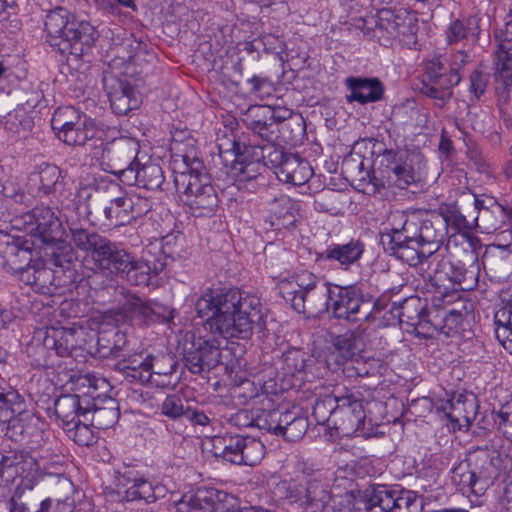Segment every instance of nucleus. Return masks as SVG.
<instances>
[{
    "instance_id": "774afa93",
    "label": "nucleus",
    "mask_w": 512,
    "mask_h": 512,
    "mask_svg": "<svg viewBox=\"0 0 512 512\" xmlns=\"http://www.w3.org/2000/svg\"><path fill=\"white\" fill-rule=\"evenodd\" d=\"M447 222V227L451 226L455 232L468 233L473 230L477 218L468 220L458 209H450L445 215H442Z\"/></svg>"
},
{
    "instance_id": "f257e3e1",
    "label": "nucleus",
    "mask_w": 512,
    "mask_h": 512,
    "mask_svg": "<svg viewBox=\"0 0 512 512\" xmlns=\"http://www.w3.org/2000/svg\"><path fill=\"white\" fill-rule=\"evenodd\" d=\"M198 317L212 334L248 339L262 319L260 301L238 289H206L195 302Z\"/></svg>"
},
{
    "instance_id": "13d9d810",
    "label": "nucleus",
    "mask_w": 512,
    "mask_h": 512,
    "mask_svg": "<svg viewBox=\"0 0 512 512\" xmlns=\"http://www.w3.org/2000/svg\"><path fill=\"white\" fill-rule=\"evenodd\" d=\"M187 403V400L177 394L167 395L159 406L160 412L172 421L179 422L185 419L186 414L189 413Z\"/></svg>"
},
{
    "instance_id": "72a5a7b5",
    "label": "nucleus",
    "mask_w": 512,
    "mask_h": 512,
    "mask_svg": "<svg viewBox=\"0 0 512 512\" xmlns=\"http://www.w3.org/2000/svg\"><path fill=\"white\" fill-rule=\"evenodd\" d=\"M365 251V244L360 239H351L343 244H331L319 254L318 258L335 261L340 268L347 270L358 263Z\"/></svg>"
},
{
    "instance_id": "ddd939ff",
    "label": "nucleus",
    "mask_w": 512,
    "mask_h": 512,
    "mask_svg": "<svg viewBox=\"0 0 512 512\" xmlns=\"http://www.w3.org/2000/svg\"><path fill=\"white\" fill-rule=\"evenodd\" d=\"M382 243L386 252L409 264L416 266L424 261L433 259L428 256L426 249L419 244L416 238L406 232L403 225L400 230L394 229L391 234L383 236Z\"/></svg>"
},
{
    "instance_id": "09e8293b",
    "label": "nucleus",
    "mask_w": 512,
    "mask_h": 512,
    "mask_svg": "<svg viewBox=\"0 0 512 512\" xmlns=\"http://www.w3.org/2000/svg\"><path fill=\"white\" fill-rule=\"evenodd\" d=\"M381 361L378 358L360 353L352 362L343 368V373L350 378L370 377L379 373Z\"/></svg>"
},
{
    "instance_id": "338daca9",
    "label": "nucleus",
    "mask_w": 512,
    "mask_h": 512,
    "mask_svg": "<svg viewBox=\"0 0 512 512\" xmlns=\"http://www.w3.org/2000/svg\"><path fill=\"white\" fill-rule=\"evenodd\" d=\"M68 437L80 446H89L94 443L95 436L90 426L83 423L80 419L73 422L71 426L63 428Z\"/></svg>"
},
{
    "instance_id": "6ab92c4d",
    "label": "nucleus",
    "mask_w": 512,
    "mask_h": 512,
    "mask_svg": "<svg viewBox=\"0 0 512 512\" xmlns=\"http://www.w3.org/2000/svg\"><path fill=\"white\" fill-rule=\"evenodd\" d=\"M260 147H245V152H241V145L235 140L232 141V151L234 160L232 161L231 170L236 177L238 187H241L242 183L258 181L259 179L264 180L262 172L265 170L267 165L261 157Z\"/></svg>"
},
{
    "instance_id": "f3484780",
    "label": "nucleus",
    "mask_w": 512,
    "mask_h": 512,
    "mask_svg": "<svg viewBox=\"0 0 512 512\" xmlns=\"http://www.w3.org/2000/svg\"><path fill=\"white\" fill-rule=\"evenodd\" d=\"M406 162L402 161V153L398 150L384 149L379 153L375 160L377 165L372 172L364 171V162L359 163V173L365 174L360 177V180L368 179L377 190L385 187H391L393 181H397V173L405 165Z\"/></svg>"
},
{
    "instance_id": "603ef678",
    "label": "nucleus",
    "mask_w": 512,
    "mask_h": 512,
    "mask_svg": "<svg viewBox=\"0 0 512 512\" xmlns=\"http://www.w3.org/2000/svg\"><path fill=\"white\" fill-rule=\"evenodd\" d=\"M49 245L45 251V255L49 257V264L61 268L63 271H70L76 259L72 246L59 241Z\"/></svg>"
},
{
    "instance_id": "2eb2a0df",
    "label": "nucleus",
    "mask_w": 512,
    "mask_h": 512,
    "mask_svg": "<svg viewBox=\"0 0 512 512\" xmlns=\"http://www.w3.org/2000/svg\"><path fill=\"white\" fill-rule=\"evenodd\" d=\"M115 481L118 488L124 489L127 501L143 500L153 503L158 498V487L145 478L134 466L123 465L115 472Z\"/></svg>"
},
{
    "instance_id": "f704fd0d",
    "label": "nucleus",
    "mask_w": 512,
    "mask_h": 512,
    "mask_svg": "<svg viewBox=\"0 0 512 512\" xmlns=\"http://www.w3.org/2000/svg\"><path fill=\"white\" fill-rule=\"evenodd\" d=\"M75 20V15L62 6L47 11L44 20V31L46 32L47 42L51 47L56 49L57 44L61 42Z\"/></svg>"
},
{
    "instance_id": "4c0bfd02",
    "label": "nucleus",
    "mask_w": 512,
    "mask_h": 512,
    "mask_svg": "<svg viewBox=\"0 0 512 512\" xmlns=\"http://www.w3.org/2000/svg\"><path fill=\"white\" fill-rule=\"evenodd\" d=\"M486 274L496 280L508 277L512 260L505 247L492 246L485 250L481 258Z\"/></svg>"
},
{
    "instance_id": "6e6552de",
    "label": "nucleus",
    "mask_w": 512,
    "mask_h": 512,
    "mask_svg": "<svg viewBox=\"0 0 512 512\" xmlns=\"http://www.w3.org/2000/svg\"><path fill=\"white\" fill-rule=\"evenodd\" d=\"M139 141L133 137L121 136L105 143L99 163L105 172L114 174L123 182L125 173L138 162Z\"/></svg>"
},
{
    "instance_id": "de8ad7c7",
    "label": "nucleus",
    "mask_w": 512,
    "mask_h": 512,
    "mask_svg": "<svg viewBox=\"0 0 512 512\" xmlns=\"http://www.w3.org/2000/svg\"><path fill=\"white\" fill-rule=\"evenodd\" d=\"M204 193L197 197L185 199V205L189 207L195 217L211 216L218 207V196L214 188H204Z\"/></svg>"
},
{
    "instance_id": "9b49d317",
    "label": "nucleus",
    "mask_w": 512,
    "mask_h": 512,
    "mask_svg": "<svg viewBox=\"0 0 512 512\" xmlns=\"http://www.w3.org/2000/svg\"><path fill=\"white\" fill-rule=\"evenodd\" d=\"M182 158L185 170L175 172L174 184L181 201L185 203V199L204 193V188L214 187L211 185L210 176L203 161L195 153L185 152Z\"/></svg>"
},
{
    "instance_id": "393cba45",
    "label": "nucleus",
    "mask_w": 512,
    "mask_h": 512,
    "mask_svg": "<svg viewBox=\"0 0 512 512\" xmlns=\"http://www.w3.org/2000/svg\"><path fill=\"white\" fill-rule=\"evenodd\" d=\"M118 314L136 326L160 321V314L148 301L130 292L124 293V290H122V300L119 302Z\"/></svg>"
},
{
    "instance_id": "a18cd8bd",
    "label": "nucleus",
    "mask_w": 512,
    "mask_h": 512,
    "mask_svg": "<svg viewBox=\"0 0 512 512\" xmlns=\"http://www.w3.org/2000/svg\"><path fill=\"white\" fill-rule=\"evenodd\" d=\"M287 424H283L280 436L290 442L300 440L309 427L308 417L299 408L288 409L286 414Z\"/></svg>"
},
{
    "instance_id": "ea45409f",
    "label": "nucleus",
    "mask_w": 512,
    "mask_h": 512,
    "mask_svg": "<svg viewBox=\"0 0 512 512\" xmlns=\"http://www.w3.org/2000/svg\"><path fill=\"white\" fill-rule=\"evenodd\" d=\"M244 435L234 434L232 432H225L222 435H217L212 438V453L216 457H221L226 461L236 464Z\"/></svg>"
},
{
    "instance_id": "8fccbe9b",
    "label": "nucleus",
    "mask_w": 512,
    "mask_h": 512,
    "mask_svg": "<svg viewBox=\"0 0 512 512\" xmlns=\"http://www.w3.org/2000/svg\"><path fill=\"white\" fill-rule=\"evenodd\" d=\"M270 211L279 227L290 228L295 226L297 210L295 203L288 196L281 195L279 198H275Z\"/></svg>"
},
{
    "instance_id": "b1692460",
    "label": "nucleus",
    "mask_w": 512,
    "mask_h": 512,
    "mask_svg": "<svg viewBox=\"0 0 512 512\" xmlns=\"http://www.w3.org/2000/svg\"><path fill=\"white\" fill-rule=\"evenodd\" d=\"M331 498L328 472L316 470L308 474L306 488L304 489V511L323 512Z\"/></svg>"
},
{
    "instance_id": "412c9836",
    "label": "nucleus",
    "mask_w": 512,
    "mask_h": 512,
    "mask_svg": "<svg viewBox=\"0 0 512 512\" xmlns=\"http://www.w3.org/2000/svg\"><path fill=\"white\" fill-rule=\"evenodd\" d=\"M226 500H233V496L216 488L201 487L183 496L177 512H223Z\"/></svg>"
},
{
    "instance_id": "680f3d73",
    "label": "nucleus",
    "mask_w": 512,
    "mask_h": 512,
    "mask_svg": "<svg viewBox=\"0 0 512 512\" xmlns=\"http://www.w3.org/2000/svg\"><path fill=\"white\" fill-rule=\"evenodd\" d=\"M274 494L280 499L287 500L290 504H297L304 510V488L292 481H280L275 489Z\"/></svg>"
},
{
    "instance_id": "39448f33",
    "label": "nucleus",
    "mask_w": 512,
    "mask_h": 512,
    "mask_svg": "<svg viewBox=\"0 0 512 512\" xmlns=\"http://www.w3.org/2000/svg\"><path fill=\"white\" fill-rule=\"evenodd\" d=\"M385 305L357 285H334L330 311L333 318L348 323L374 322Z\"/></svg>"
},
{
    "instance_id": "6e6d98bb",
    "label": "nucleus",
    "mask_w": 512,
    "mask_h": 512,
    "mask_svg": "<svg viewBox=\"0 0 512 512\" xmlns=\"http://www.w3.org/2000/svg\"><path fill=\"white\" fill-rule=\"evenodd\" d=\"M24 408L25 401L16 390L0 392V424L11 420L16 414H21Z\"/></svg>"
},
{
    "instance_id": "864d4df0",
    "label": "nucleus",
    "mask_w": 512,
    "mask_h": 512,
    "mask_svg": "<svg viewBox=\"0 0 512 512\" xmlns=\"http://www.w3.org/2000/svg\"><path fill=\"white\" fill-rule=\"evenodd\" d=\"M287 411L288 408L286 407L263 410L254 419V426L280 436L283 424H287Z\"/></svg>"
},
{
    "instance_id": "aec40b11",
    "label": "nucleus",
    "mask_w": 512,
    "mask_h": 512,
    "mask_svg": "<svg viewBox=\"0 0 512 512\" xmlns=\"http://www.w3.org/2000/svg\"><path fill=\"white\" fill-rule=\"evenodd\" d=\"M368 505L379 507L382 512H416L417 497L411 491L381 485L372 489Z\"/></svg>"
},
{
    "instance_id": "c9c22d12",
    "label": "nucleus",
    "mask_w": 512,
    "mask_h": 512,
    "mask_svg": "<svg viewBox=\"0 0 512 512\" xmlns=\"http://www.w3.org/2000/svg\"><path fill=\"white\" fill-rule=\"evenodd\" d=\"M266 113H270L269 107H250L243 122L249 130L266 141L267 144H275L273 141L277 137L279 129L273 121L269 120Z\"/></svg>"
},
{
    "instance_id": "4468645a",
    "label": "nucleus",
    "mask_w": 512,
    "mask_h": 512,
    "mask_svg": "<svg viewBox=\"0 0 512 512\" xmlns=\"http://www.w3.org/2000/svg\"><path fill=\"white\" fill-rule=\"evenodd\" d=\"M99 36V32L90 22L76 19L61 42L57 44L56 50L63 55L67 54L80 59L92 52Z\"/></svg>"
},
{
    "instance_id": "4d7b16f0",
    "label": "nucleus",
    "mask_w": 512,
    "mask_h": 512,
    "mask_svg": "<svg viewBox=\"0 0 512 512\" xmlns=\"http://www.w3.org/2000/svg\"><path fill=\"white\" fill-rule=\"evenodd\" d=\"M265 453L263 443L254 437L244 436L238 457H235L237 465L254 466L261 461Z\"/></svg>"
},
{
    "instance_id": "0e129e2a",
    "label": "nucleus",
    "mask_w": 512,
    "mask_h": 512,
    "mask_svg": "<svg viewBox=\"0 0 512 512\" xmlns=\"http://www.w3.org/2000/svg\"><path fill=\"white\" fill-rule=\"evenodd\" d=\"M399 20H401V17L396 15L394 11L382 9L376 15L375 27L386 33L388 37H397L401 26Z\"/></svg>"
},
{
    "instance_id": "473e14b6",
    "label": "nucleus",
    "mask_w": 512,
    "mask_h": 512,
    "mask_svg": "<svg viewBox=\"0 0 512 512\" xmlns=\"http://www.w3.org/2000/svg\"><path fill=\"white\" fill-rule=\"evenodd\" d=\"M150 385L158 388H170L175 385L173 374L177 369V361L171 353H148Z\"/></svg>"
},
{
    "instance_id": "423d86ee",
    "label": "nucleus",
    "mask_w": 512,
    "mask_h": 512,
    "mask_svg": "<svg viewBox=\"0 0 512 512\" xmlns=\"http://www.w3.org/2000/svg\"><path fill=\"white\" fill-rule=\"evenodd\" d=\"M261 157L276 177L284 182L301 186L313 175L309 162L296 154L285 152L276 144H265L260 149Z\"/></svg>"
},
{
    "instance_id": "79ce46f5",
    "label": "nucleus",
    "mask_w": 512,
    "mask_h": 512,
    "mask_svg": "<svg viewBox=\"0 0 512 512\" xmlns=\"http://www.w3.org/2000/svg\"><path fill=\"white\" fill-rule=\"evenodd\" d=\"M56 135L67 145L81 146L94 137L95 128L92 120L86 116Z\"/></svg>"
},
{
    "instance_id": "0eeeda50",
    "label": "nucleus",
    "mask_w": 512,
    "mask_h": 512,
    "mask_svg": "<svg viewBox=\"0 0 512 512\" xmlns=\"http://www.w3.org/2000/svg\"><path fill=\"white\" fill-rule=\"evenodd\" d=\"M338 406L333 416V429L343 437L359 435L370 436L366 429V413L363 406V396L360 392L346 391L339 394Z\"/></svg>"
},
{
    "instance_id": "7ed1b4c3",
    "label": "nucleus",
    "mask_w": 512,
    "mask_h": 512,
    "mask_svg": "<svg viewBox=\"0 0 512 512\" xmlns=\"http://www.w3.org/2000/svg\"><path fill=\"white\" fill-rule=\"evenodd\" d=\"M333 290L329 282L307 271L279 284L280 295L295 311L308 316L330 310Z\"/></svg>"
},
{
    "instance_id": "a878e982",
    "label": "nucleus",
    "mask_w": 512,
    "mask_h": 512,
    "mask_svg": "<svg viewBox=\"0 0 512 512\" xmlns=\"http://www.w3.org/2000/svg\"><path fill=\"white\" fill-rule=\"evenodd\" d=\"M347 90L348 103L358 102L361 105L381 101L384 97L385 87L377 77H347L344 81Z\"/></svg>"
},
{
    "instance_id": "49530a36",
    "label": "nucleus",
    "mask_w": 512,
    "mask_h": 512,
    "mask_svg": "<svg viewBox=\"0 0 512 512\" xmlns=\"http://www.w3.org/2000/svg\"><path fill=\"white\" fill-rule=\"evenodd\" d=\"M498 39L494 52V77L496 81L505 83L512 78V44Z\"/></svg>"
},
{
    "instance_id": "a19ab883",
    "label": "nucleus",
    "mask_w": 512,
    "mask_h": 512,
    "mask_svg": "<svg viewBox=\"0 0 512 512\" xmlns=\"http://www.w3.org/2000/svg\"><path fill=\"white\" fill-rule=\"evenodd\" d=\"M71 242L81 251L90 253L91 257L97 251L106 237L100 235L94 230L83 228L77 223H71L68 226Z\"/></svg>"
},
{
    "instance_id": "f8f14e48",
    "label": "nucleus",
    "mask_w": 512,
    "mask_h": 512,
    "mask_svg": "<svg viewBox=\"0 0 512 512\" xmlns=\"http://www.w3.org/2000/svg\"><path fill=\"white\" fill-rule=\"evenodd\" d=\"M394 308L398 310L400 323L406 324L411 328L410 331L418 336L431 337L440 327V323L430 319L426 300H422L418 296L407 297L399 303L398 307Z\"/></svg>"
},
{
    "instance_id": "7c9ffc66",
    "label": "nucleus",
    "mask_w": 512,
    "mask_h": 512,
    "mask_svg": "<svg viewBox=\"0 0 512 512\" xmlns=\"http://www.w3.org/2000/svg\"><path fill=\"white\" fill-rule=\"evenodd\" d=\"M63 171L54 164L43 163L36 167L30 175V181L38 184V192L45 196H64Z\"/></svg>"
},
{
    "instance_id": "bb28decb",
    "label": "nucleus",
    "mask_w": 512,
    "mask_h": 512,
    "mask_svg": "<svg viewBox=\"0 0 512 512\" xmlns=\"http://www.w3.org/2000/svg\"><path fill=\"white\" fill-rule=\"evenodd\" d=\"M0 255L4 265L15 273L33 262V243L20 237L6 236L0 242Z\"/></svg>"
},
{
    "instance_id": "37998d69",
    "label": "nucleus",
    "mask_w": 512,
    "mask_h": 512,
    "mask_svg": "<svg viewBox=\"0 0 512 512\" xmlns=\"http://www.w3.org/2000/svg\"><path fill=\"white\" fill-rule=\"evenodd\" d=\"M46 346L61 357L69 356L76 346L75 331L71 328H52L45 337Z\"/></svg>"
},
{
    "instance_id": "2f4dec72",
    "label": "nucleus",
    "mask_w": 512,
    "mask_h": 512,
    "mask_svg": "<svg viewBox=\"0 0 512 512\" xmlns=\"http://www.w3.org/2000/svg\"><path fill=\"white\" fill-rule=\"evenodd\" d=\"M114 370L130 383L150 384V377H152L149 372L148 352L145 351L124 356L115 363Z\"/></svg>"
},
{
    "instance_id": "c03bdc74",
    "label": "nucleus",
    "mask_w": 512,
    "mask_h": 512,
    "mask_svg": "<svg viewBox=\"0 0 512 512\" xmlns=\"http://www.w3.org/2000/svg\"><path fill=\"white\" fill-rule=\"evenodd\" d=\"M130 202L127 201V193H121L110 199L109 203L104 206L103 214L109 225L123 226L131 222Z\"/></svg>"
},
{
    "instance_id": "cd10ccee",
    "label": "nucleus",
    "mask_w": 512,
    "mask_h": 512,
    "mask_svg": "<svg viewBox=\"0 0 512 512\" xmlns=\"http://www.w3.org/2000/svg\"><path fill=\"white\" fill-rule=\"evenodd\" d=\"M164 182V172L158 163L147 161L142 164L140 160L125 173L123 179L126 185H137L147 190H165Z\"/></svg>"
},
{
    "instance_id": "bf43d9fd",
    "label": "nucleus",
    "mask_w": 512,
    "mask_h": 512,
    "mask_svg": "<svg viewBox=\"0 0 512 512\" xmlns=\"http://www.w3.org/2000/svg\"><path fill=\"white\" fill-rule=\"evenodd\" d=\"M495 335L500 343H507L512 339V301L495 312Z\"/></svg>"
},
{
    "instance_id": "58836bf2",
    "label": "nucleus",
    "mask_w": 512,
    "mask_h": 512,
    "mask_svg": "<svg viewBox=\"0 0 512 512\" xmlns=\"http://www.w3.org/2000/svg\"><path fill=\"white\" fill-rule=\"evenodd\" d=\"M164 262L157 261L154 263V266L151 267L147 261L136 260L131 255L130 264L124 270L120 271V274L134 286H147L151 279V273L154 272L155 275L160 273L164 267Z\"/></svg>"
},
{
    "instance_id": "c756f323",
    "label": "nucleus",
    "mask_w": 512,
    "mask_h": 512,
    "mask_svg": "<svg viewBox=\"0 0 512 512\" xmlns=\"http://www.w3.org/2000/svg\"><path fill=\"white\" fill-rule=\"evenodd\" d=\"M90 407V400L77 394H63L54 401V412L63 428L71 426L80 417L88 421L87 411Z\"/></svg>"
},
{
    "instance_id": "c85d7f7f",
    "label": "nucleus",
    "mask_w": 512,
    "mask_h": 512,
    "mask_svg": "<svg viewBox=\"0 0 512 512\" xmlns=\"http://www.w3.org/2000/svg\"><path fill=\"white\" fill-rule=\"evenodd\" d=\"M92 259L98 268L108 270L111 273H120L130 264L131 254L120 244L106 237L93 254Z\"/></svg>"
},
{
    "instance_id": "dca6fc26",
    "label": "nucleus",
    "mask_w": 512,
    "mask_h": 512,
    "mask_svg": "<svg viewBox=\"0 0 512 512\" xmlns=\"http://www.w3.org/2000/svg\"><path fill=\"white\" fill-rule=\"evenodd\" d=\"M25 229L45 244H52L63 235L62 223L48 206L35 207L22 216Z\"/></svg>"
},
{
    "instance_id": "5701e85b",
    "label": "nucleus",
    "mask_w": 512,
    "mask_h": 512,
    "mask_svg": "<svg viewBox=\"0 0 512 512\" xmlns=\"http://www.w3.org/2000/svg\"><path fill=\"white\" fill-rule=\"evenodd\" d=\"M363 352L364 341L362 332L359 329L348 330L343 334L333 337L328 361L333 362L337 368L343 370L348 365V362H352Z\"/></svg>"
},
{
    "instance_id": "e2e57ef3",
    "label": "nucleus",
    "mask_w": 512,
    "mask_h": 512,
    "mask_svg": "<svg viewBox=\"0 0 512 512\" xmlns=\"http://www.w3.org/2000/svg\"><path fill=\"white\" fill-rule=\"evenodd\" d=\"M55 271L51 267H47L41 258L36 259V276L34 288L40 292L50 290L51 286L58 287L60 283L57 281Z\"/></svg>"
},
{
    "instance_id": "9d476101",
    "label": "nucleus",
    "mask_w": 512,
    "mask_h": 512,
    "mask_svg": "<svg viewBox=\"0 0 512 512\" xmlns=\"http://www.w3.org/2000/svg\"><path fill=\"white\" fill-rule=\"evenodd\" d=\"M435 268L433 274L429 275V284L434 292L432 303L433 307H440L441 304L452 303L457 296V288L465 289L462 283L465 280L466 271L463 267L453 265L448 259L442 257L434 261Z\"/></svg>"
},
{
    "instance_id": "e433bc0d",
    "label": "nucleus",
    "mask_w": 512,
    "mask_h": 512,
    "mask_svg": "<svg viewBox=\"0 0 512 512\" xmlns=\"http://www.w3.org/2000/svg\"><path fill=\"white\" fill-rule=\"evenodd\" d=\"M90 406L89 411H87V417L93 427L108 429L118 422L120 411L115 399L106 397L99 402L90 400Z\"/></svg>"
},
{
    "instance_id": "5fc2aeb1",
    "label": "nucleus",
    "mask_w": 512,
    "mask_h": 512,
    "mask_svg": "<svg viewBox=\"0 0 512 512\" xmlns=\"http://www.w3.org/2000/svg\"><path fill=\"white\" fill-rule=\"evenodd\" d=\"M309 355L301 348L292 347L282 354V370L284 376L296 377L305 372Z\"/></svg>"
},
{
    "instance_id": "052dcab7",
    "label": "nucleus",
    "mask_w": 512,
    "mask_h": 512,
    "mask_svg": "<svg viewBox=\"0 0 512 512\" xmlns=\"http://www.w3.org/2000/svg\"><path fill=\"white\" fill-rule=\"evenodd\" d=\"M84 117L86 115L80 114L73 106L59 107L52 116L51 127L55 134H58Z\"/></svg>"
},
{
    "instance_id": "69168bd1",
    "label": "nucleus",
    "mask_w": 512,
    "mask_h": 512,
    "mask_svg": "<svg viewBox=\"0 0 512 512\" xmlns=\"http://www.w3.org/2000/svg\"><path fill=\"white\" fill-rule=\"evenodd\" d=\"M33 420V415L23 409L21 414H16L11 420L4 423L6 427V435L13 441H19L21 438L28 433V424Z\"/></svg>"
},
{
    "instance_id": "1a4fd4ad",
    "label": "nucleus",
    "mask_w": 512,
    "mask_h": 512,
    "mask_svg": "<svg viewBox=\"0 0 512 512\" xmlns=\"http://www.w3.org/2000/svg\"><path fill=\"white\" fill-rule=\"evenodd\" d=\"M406 232L413 235L422 247L426 249L428 256L433 259L429 266L436 261V253L442 246L447 234V222L441 214H426L424 218L411 217L403 224Z\"/></svg>"
},
{
    "instance_id": "4be33fe9",
    "label": "nucleus",
    "mask_w": 512,
    "mask_h": 512,
    "mask_svg": "<svg viewBox=\"0 0 512 512\" xmlns=\"http://www.w3.org/2000/svg\"><path fill=\"white\" fill-rule=\"evenodd\" d=\"M104 86L111 109L116 115H127L130 111L140 107L141 95L135 86L126 79L106 78Z\"/></svg>"
},
{
    "instance_id": "f03ea898",
    "label": "nucleus",
    "mask_w": 512,
    "mask_h": 512,
    "mask_svg": "<svg viewBox=\"0 0 512 512\" xmlns=\"http://www.w3.org/2000/svg\"><path fill=\"white\" fill-rule=\"evenodd\" d=\"M0 478L5 482L20 478L13 494L16 512H38L40 497L33 489L42 481L52 486V493L58 502L73 487L62 473L48 471L29 451L20 448L0 451Z\"/></svg>"
},
{
    "instance_id": "3c124183",
    "label": "nucleus",
    "mask_w": 512,
    "mask_h": 512,
    "mask_svg": "<svg viewBox=\"0 0 512 512\" xmlns=\"http://www.w3.org/2000/svg\"><path fill=\"white\" fill-rule=\"evenodd\" d=\"M338 394H327L316 399L312 416L319 425L333 429V416L338 406Z\"/></svg>"
},
{
    "instance_id": "20e7f679",
    "label": "nucleus",
    "mask_w": 512,
    "mask_h": 512,
    "mask_svg": "<svg viewBox=\"0 0 512 512\" xmlns=\"http://www.w3.org/2000/svg\"><path fill=\"white\" fill-rule=\"evenodd\" d=\"M502 465L500 452L493 447H477L471 451L465 464L452 471V481L460 490L483 495L499 477Z\"/></svg>"
},
{
    "instance_id": "a211bd4d",
    "label": "nucleus",
    "mask_w": 512,
    "mask_h": 512,
    "mask_svg": "<svg viewBox=\"0 0 512 512\" xmlns=\"http://www.w3.org/2000/svg\"><path fill=\"white\" fill-rule=\"evenodd\" d=\"M185 367L193 374L209 373L222 364L220 343L213 340L199 338L193 341L191 347L184 353Z\"/></svg>"
}]
</instances>
